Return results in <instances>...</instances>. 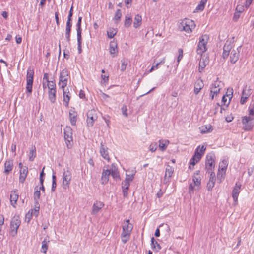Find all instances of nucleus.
I'll return each mask as SVG.
<instances>
[{
    "label": "nucleus",
    "instance_id": "30",
    "mask_svg": "<svg viewBox=\"0 0 254 254\" xmlns=\"http://www.w3.org/2000/svg\"><path fill=\"white\" fill-rule=\"evenodd\" d=\"M200 171L197 170L194 173L193 176V182L194 184V185L196 186H198L201 184V177L199 176Z\"/></svg>",
    "mask_w": 254,
    "mask_h": 254
},
{
    "label": "nucleus",
    "instance_id": "31",
    "mask_svg": "<svg viewBox=\"0 0 254 254\" xmlns=\"http://www.w3.org/2000/svg\"><path fill=\"white\" fill-rule=\"evenodd\" d=\"M173 172H174V168L170 166V165H167V166L166 168L165 174L164 179V183H166L168 182V181L166 180V178H167V176L169 178H171L172 177V175Z\"/></svg>",
    "mask_w": 254,
    "mask_h": 254
},
{
    "label": "nucleus",
    "instance_id": "53",
    "mask_svg": "<svg viewBox=\"0 0 254 254\" xmlns=\"http://www.w3.org/2000/svg\"><path fill=\"white\" fill-rule=\"evenodd\" d=\"M157 148V143H152L149 146V150L152 152H155Z\"/></svg>",
    "mask_w": 254,
    "mask_h": 254
},
{
    "label": "nucleus",
    "instance_id": "25",
    "mask_svg": "<svg viewBox=\"0 0 254 254\" xmlns=\"http://www.w3.org/2000/svg\"><path fill=\"white\" fill-rule=\"evenodd\" d=\"M109 51L110 53L113 55V57H115V54L118 52L117 43L114 41L110 42Z\"/></svg>",
    "mask_w": 254,
    "mask_h": 254
},
{
    "label": "nucleus",
    "instance_id": "45",
    "mask_svg": "<svg viewBox=\"0 0 254 254\" xmlns=\"http://www.w3.org/2000/svg\"><path fill=\"white\" fill-rule=\"evenodd\" d=\"M121 70L124 71L126 70L127 65L128 64V60L126 59H123L121 61Z\"/></svg>",
    "mask_w": 254,
    "mask_h": 254
},
{
    "label": "nucleus",
    "instance_id": "20",
    "mask_svg": "<svg viewBox=\"0 0 254 254\" xmlns=\"http://www.w3.org/2000/svg\"><path fill=\"white\" fill-rule=\"evenodd\" d=\"M203 87L204 83L203 81L201 79L197 80L194 84V93L195 95L198 94Z\"/></svg>",
    "mask_w": 254,
    "mask_h": 254
},
{
    "label": "nucleus",
    "instance_id": "39",
    "mask_svg": "<svg viewBox=\"0 0 254 254\" xmlns=\"http://www.w3.org/2000/svg\"><path fill=\"white\" fill-rule=\"evenodd\" d=\"M151 247L152 249L156 251H159L161 249V246L158 243L155 241L154 238L152 237L151 238Z\"/></svg>",
    "mask_w": 254,
    "mask_h": 254
},
{
    "label": "nucleus",
    "instance_id": "4",
    "mask_svg": "<svg viewBox=\"0 0 254 254\" xmlns=\"http://www.w3.org/2000/svg\"><path fill=\"white\" fill-rule=\"evenodd\" d=\"M34 74L33 69L29 67L27 71L26 75V92L29 94H31L32 92Z\"/></svg>",
    "mask_w": 254,
    "mask_h": 254
},
{
    "label": "nucleus",
    "instance_id": "40",
    "mask_svg": "<svg viewBox=\"0 0 254 254\" xmlns=\"http://www.w3.org/2000/svg\"><path fill=\"white\" fill-rule=\"evenodd\" d=\"M132 22V20L131 16L129 14L127 15L125 17V20L124 22L125 27L127 28L129 27L131 25Z\"/></svg>",
    "mask_w": 254,
    "mask_h": 254
},
{
    "label": "nucleus",
    "instance_id": "9",
    "mask_svg": "<svg viewBox=\"0 0 254 254\" xmlns=\"http://www.w3.org/2000/svg\"><path fill=\"white\" fill-rule=\"evenodd\" d=\"M253 118L251 117L245 116L243 117L242 122L244 125V129L245 130H250L252 129L254 126Z\"/></svg>",
    "mask_w": 254,
    "mask_h": 254
},
{
    "label": "nucleus",
    "instance_id": "28",
    "mask_svg": "<svg viewBox=\"0 0 254 254\" xmlns=\"http://www.w3.org/2000/svg\"><path fill=\"white\" fill-rule=\"evenodd\" d=\"M28 173V168L25 167L23 168H21L20 170V175H19V182L20 183H23L26 178L27 175Z\"/></svg>",
    "mask_w": 254,
    "mask_h": 254
},
{
    "label": "nucleus",
    "instance_id": "34",
    "mask_svg": "<svg viewBox=\"0 0 254 254\" xmlns=\"http://www.w3.org/2000/svg\"><path fill=\"white\" fill-rule=\"evenodd\" d=\"M199 129L200 130L201 133L202 134L211 132L213 130L212 127L210 124L205 126H202L199 128Z\"/></svg>",
    "mask_w": 254,
    "mask_h": 254
},
{
    "label": "nucleus",
    "instance_id": "17",
    "mask_svg": "<svg viewBox=\"0 0 254 254\" xmlns=\"http://www.w3.org/2000/svg\"><path fill=\"white\" fill-rule=\"evenodd\" d=\"M69 114L71 124L72 126H75L77 120V113L75 111L74 108H72L70 109Z\"/></svg>",
    "mask_w": 254,
    "mask_h": 254
},
{
    "label": "nucleus",
    "instance_id": "38",
    "mask_svg": "<svg viewBox=\"0 0 254 254\" xmlns=\"http://www.w3.org/2000/svg\"><path fill=\"white\" fill-rule=\"evenodd\" d=\"M56 90H49L48 91V97L50 102L54 103L56 101Z\"/></svg>",
    "mask_w": 254,
    "mask_h": 254
},
{
    "label": "nucleus",
    "instance_id": "44",
    "mask_svg": "<svg viewBox=\"0 0 254 254\" xmlns=\"http://www.w3.org/2000/svg\"><path fill=\"white\" fill-rule=\"evenodd\" d=\"M117 33V31L115 29L110 28L107 31V35L108 38L111 39L113 38Z\"/></svg>",
    "mask_w": 254,
    "mask_h": 254
},
{
    "label": "nucleus",
    "instance_id": "14",
    "mask_svg": "<svg viewBox=\"0 0 254 254\" xmlns=\"http://www.w3.org/2000/svg\"><path fill=\"white\" fill-rule=\"evenodd\" d=\"M108 147L104 145L103 142H101L100 147V153L103 158L109 161L110 160V157L108 154Z\"/></svg>",
    "mask_w": 254,
    "mask_h": 254
},
{
    "label": "nucleus",
    "instance_id": "58",
    "mask_svg": "<svg viewBox=\"0 0 254 254\" xmlns=\"http://www.w3.org/2000/svg\"><path fill=\"white\" fill-rule=\"evenodd\" d=\"M44 169H45V167H43V168L40 174V184H42L44 183V177L45 176V173L44 172Z\"/></svg>",
    "mask_w": 254,
    "mask_h": 254
},
{
    "label": "nucleus",
    "instance_id": "43",
    "mask_svg": "<svg viewBox=\"0 0 254 254\" xmlns=\"http://www.w3.org/2000/svg\"><path fill=\"white\" fill-rule=\"evenodd\" d=\"M36 148L34 146L30 151L29 155V160L30 161H33L36 157Z\"/></svg>",
    "mask_w": 254,
    "mask_h": 254
},
{
    "label": "nucleus",
    "instance_id": "47",
    "mask_svg": "<svg viewBox=\"0 0 254 254\" xmlns=\"http://www.w3.org/2000/svg\"><path fill=\"white\" fill-rule=\"evenodd\" d=\"M39 209H40V206L39 205H37L35 204V207L34 209V210H31L32 214H33V216H35V217H37L39 215Z\"/></svg>",
    "mask_w": 254,
    "mask_h": 254
},
{
    "label": "nucleus",
    "instance_id": "3",
    "mask_svg": "<svg viewBox=\"0 0 254 254\" xmlns=\"http://www.w3.org/2000/svg\"><path fill=\"white\" fill-rule=\"evenodd\" d=\"M194 22L189 19H185L181 22L179 25L180 31H184L187 33H190L195 28Z\"/></svg>",
    "mask_w": 254,
    "mask_h": 254
},
{
    "label": "nucleus",
    "instance_id": "7",
    "mask_svg": "<svg viewBox=\"0 0 254 254\" xmlns=\"http://www.w3.org/2000/svg\"><path fill=\"white\" fill-rule=\"evenodd\" d=\"M69 76V72L67 69H64L60 72L59 85L62 89L64 88L67 84L68 77Z\"/></svg>",
    "mask_w": 254,
    "mask_h": 254
},
{
    "label": "nucleus",
    "instance_id": "62",
    "mask_svg": "<svg viewBox=\"0 0 254 254\" xmlns=\"http://www.w3.org/2000/svg\"><path fill=\"white\" fill-rule=\"evenodd\" d=\"M241 13L236 11L234 14L233 20L234 21H237L240 17Z\"/></svg>",
    "mask_w": 254,
    "mask_h": 254
},
{
    "label": "nucleus",
    "instance_id": "15",
    "mask_svg": "<svg viewBox=\"0 0 254 254\" xmlns=\"http://www.w3.org/2000/svg\"><path fill=\"white\" fill-rule=\"evenodd\" d=\"M241 185L237 182L235 184V186L232 190V197L235 202L237 201L238 197L240 192Z\"/></svg>",
    "mask_w": 254,
    "mask_h": 254
},
{
    "label": "nucleus",
    "instance_id": "32",
    "mask_svg": "<svg viewBox=\"0 0 254 254\" xmlns=\"http://www.w3.org/2000/svg\"><path fill=\"white\" fill-rule=\"evenodd\" d=\"M71 22H66V29H65V37L68 42L70 41V32L72 27Z\"/></svg>",
    "mask_w": 254,
    "mask_h": 254
},
{
    "label": "nucleus",
    "instance_id": "2",
    "mask_svg": "<svg viewBox=\"0 0 254 254\" xmlns=\"http://www.w3.org/2000/svg\"><path fill=\"white\" fill-rule=\"evenodd\" d=\"M209 38V36L207 34L202 35L199 37L196 49L197 54L202 56L203 53L207 50L206 45Z\"/></svg>",
    "mask_w": 254,
    "mask_h": 254
},
{
    "label": "nucleus",
    "instance_id": "51",
    "mask_svg": "<svg viewBox=\"0 0 254 254\" xmlns=\"http://www.w3.org/2000/svg\"><path fill=\"white\" fill-rule=\"evenodd\" d=\"M121 110L122 112V114L125 116L126 117H127L128 116V114L127 113V106L125 105H124L121 108Z\"/></svg>",
    "mask_w": 254,
    "mask_h": 254
},
{
    "label": "nucleus",
    "instance_id": "41",
    "mask_svg": "<svg viewBox=\"0 0 254 254\" xmlns=\"http://www.w3.org/2000/svg\"><path fill=\"white\" fill-rule=\"evenodd\" d=\"M49 241L47 239H44V240L42 241V245L41 247V252L46 253L48 247V243Z\"/></svg>",
    "mask_w": 254,
    "mask_h": 254
},
{
    "label": "nucleus",
    "instance_id": "52",
    "mask_svg": "<svg viewBox=\"0 0 254 254\" xmlns=\"http://www.w3.org/2000/svg\"><path fill=\"white\" fill-rule=\"evenodd\" d=\"M228 165L227 161L226 160H223L222 161L221 163H220L219 166H221L222 168L221 169H223V170H226Z\"/></svg>",
    "mask_w": 254,
    "mask_h": 254
},
{
    "label": "nucleus",
    "instance_id": "49",
    "mask_svg": "<svg viewBox=\"0 0 254 254\" xmlns=\"http://www.w3.org/2000/svg\"><path fill=\"white\" fill-rule=\"evenodd\" d=\"M121 16H122V13H121V10L119 9H117L116 11L115 16H114L115 20H116L117 21H119L121 19Z\"/></svg>",
    "mask_w": 254,
    "mask_h": 254
},
{
    "label": "nucleus",
    "instance_id": "57",
    "mask_svg": "<svg viewBox=\"0 0 254 254\" xmlns=\"http://www.w3.org/2000/svg\"><path fill=\"white\" fill-rule=\"evenodd\" d=\"M73 15V6H71L69 12V14L68 15L67 22H71L72 21V16Z\"/></svg>",
    "mask_w": 254,
    "mask_h": 254
},
{
    "label": "nucleus",
    "instance_id": "26",
    "mask_svg": "<svg viewBox=\"0 0 254 254\" xmlns=\"http://www.w3.org/2000/svg\"><path fill=\"white\" fill-rule=\"evenodd\" d=\"M13 166V160H9L6 161L4 164V173L6 174H8L9 172L12 170Z\"/></svg>",
    "mask_w": 254,
    "mask_h": 254
},
{
    "label": "nucleus",
    "instance_id": "63",
    "mask_svg": "<svg viewBox=\"0 0 254 254\" xmlns=\"http://www.w3.org/2000/svg\"><path fill=\"white\" fill-rule=\"evenodd\" d=\"M32 216H33V214H32V212H30V211H29V212L26 214V220H27L28 222L30 221Z\"/></svg>",
    "mask_w": 254,
    "mask_h": 254
},
{
    "label": "nucleus",
    "instance_id": "37",
    "mask_svg": "<svg viewBox=\"0 0 254 254\" xmlns=\"http://www.w3.org/2000/svg\"><path fill=\"white\" fill-rule=\"evenodd\" d=\"M142 22V17L139 14H137L134 18V21L133 22V26L134 28H137L139 27Z\"/></svg>",
    "mask_w": 254,
    "mask_h": 254
},
{
    "label": "nucleus",
    "instance_id": "1",
    "mask_svg": "<svg viewBox=\"0 0 254 254\" xmlns=\"http://www.w3.org/2000/svg\"><path fill=\"white\" fill-rule=\"evenodd\" d=\"M206 147L202 145L201 147L199 146L195 150L194 155L190 161V166L189 168L190 170L194 169V166L199 161L204 153Z\"/></svg>",
    "mask_w": 254,
    "mask_h": 254
},
{
    "label": "nucleus",
    "instance_id": "48",
    "mask_svg": "<svg viewBox=\"0 0 254 254\" xmlns=\"http://www.w3.org/2000/svg\"><path fill=\"white\" fill-rule=\"evenodd\" d=\"M47 87L49 90H56V84L53 81H49L47 83Z\"/></svg>",
    "mask_w": 254,
    "mask_h": 254
},
{
    "label": "nucleus",
    "instance_id": "13",
    "mask_svg": "<svg viewBox=\"0 0 254 254\" xmlns=\"http://www.w3.org/2000/svg\"><path fill=\"white\" fill-rule=\"evenodd\" d=\"M64 133L67 146L69 148V145H70V142L72 141V129L70 127H66L64 129Z\"/></svg>",
    "mask_w": 254,
    "mask_h": 254
},
{
    "label": "nucleus",
    "instance_id": "6",
    "mask_svg": "<svg viewBox=\"0 0 254 254\" xmlns=\"http://www.w3.org/2000/svg\"><path fill=\"white\" fill-rule=\"evenodd\" d=\"M215 156L213 153H209L206 156L205 162V169L208 173L212 171L215 167Z\"/></svg>",
    "mask_w": 254,
    "mask_h": 254
},
{
    "label": "nucleus",
    "instance_id": "16",
    "mask_svg": "<svg viewBox=\"0 0 254 254\" xmlns=\"http://www.w3.org/2000/svg\"><path fill=\"white\" fill-rule=\"evenodd\" d=\"M230 61L231 64H234L238 60L239 57V52L238 51V49H232L230 54Z\"/></svg>",
    "mask_w": 254,
    "mask_h": 254
},
{
    "label": "nucleus",
    "instance_id": "59",
    "mask_svg": "<svg viewBox=\"0 0 254 254\" xmlns=\"http://www.w3.org/2000/svg\"><path fill=\"white\" fill-rule=\"evenodd\" d=\"M129 186H130L129 182L125 180L124 182L122 183V188H125V189H128Z\"/></svg>",
    "mask_w": 254,
    "mask_h": 254
},
{
    "label": "nucleus",
    "instance_id": "5",
    "mask_svg": "<svg viewBox=\"0 0 254 254\" xmlns=\"http://www.w3.org/2000/svg\"><path fill=\"white\" fill-rule=\"evenodd\" d=\"M21 221L18 217H13L10 223V235L13 237L16 236L17 230L20 225Z\"/></svg>",
    "mask_w": 254,
    "mask_h": 254
},
{
    "label": "nucleus",
    "instance_id": "18",
    "mask_svg": "<svg viewBox=\"0 0 254 254\" xmlns=\"http://www.w3.org/2000/svg\"><path fill=\"white\" fill-rule=\"evenodd\" d=\"M199 63V68L198 71L199 72H202L204 68L208 64L209 60L207 57L204 58L201 56Z\"/></svg>",
    "mask_w": 254,
    "mask_h": 254
},
{
    "label": "nucleus",
    "instance_id": "10",
    "mask_svg": "<svg viewBox=\"0 0 254 254\" xmlns=\"http://www.w3.org/2000/svg\"><path fill=\"white\" fill-rule=\"evenodd\" d=\"M71 179V174L70 171L67 170L63 174V186L64 189L69 187V185Z\"/></svg>",
    "mask_w": 254,
    "mask_h": 254
},
{
    "label": "nucleus",
    "instance_id": "42",
    "mask_svg": "<svg viewBox=\"0 0 254 254\" xmlns=\"http://www.w3.org/2000/svg\"><path fill=\"white\" fill-rule=\"evenodd\" d=\"M207 1V0H201L199 4L196 7L195 10L197 11H202L205 7Z\"/></svg>",
    "mask_w": 254,
    "mask_h": 254
},
{
    "label": "nucleus",
    "instance_id": "55",
    "mask_svg": "<svg viewBox=\"0 0 254 254\" xmlns=\"http://www.w3.org/2000/svg\"><path fill=\"white\" fill-rule=\"evenodd\" d=\"M130 235H126V236H123V233L121 234V238L122 241L124 244H126L128 240Z\"/></svg>",
    "mask_w": 254,
    "mask_h": 254
},
{
    "label": "nucleus",
    "instance_id": "56",
    "mask_svg": "<svg viewBox=\"0 0 254 254\" xmlns=\"http://www.w3.org/2000/svg\"><path fill=\"white\" fill-rule=\"evenodd\" d=\"M134 174H132L131 175H127L126 174V177L125 179V181H128V182H131L133 178H134Z\"/></svg>",
    "mask_w": 254,
    "mask_h": 254
},
{
    "label": "nucleus",
    "instance_id": "60",
    "mask_svg": "<svg viewBox=\"0 0 254 254\" xmlns=\"http://www.w3.org/2000/svg\"><path fill=\"white\" fill-rule=\"evenodd\" d=\"M244 10V7L242 5H238L236 8V11L242 13Z\"/></svg>",
    "mask_w": 254,
    "mask_h": 254
},
{
    "label": "nucleus",
    "instance_id": "35",
    "mask_svg": "<svg viewBox=\"0 0 254 254\" xmlns=\"http://www.w3.org/2000/svg\"><path fill=\"white\" fill-rule=\"evenodd\" d=\"M41 193L39 187L36 186L35 187V191L34 193V199L35 200V203L38 205V200L40 198Z\"/></svg>",
    "mask_w": 254,
    "mask_h": 254
},
{
    "label": "nucleus",
    "instance_id": "11",
    "mask_svg": "<svg viewBox=\"0 0 254 254\" xmlns=\"http://www.w3.org/2000/svg\"><path fill=\"white\" fill-rule=\"evenodd\" d=\"M130 221L129 219L126 220L124 222L122 228L123 233V236L125 237L126 235H130L131 232L133 229V226L129 223Z\"/></svg>",
    "mask_w": 254,
    "mask_h": 254
},
{
    "label": "nucleus",
    "instance_id": "19",
    "mask_svg": "<svg viewBox=\"0 0 254 254\" xmlns=\"http://www.w3.org/2000/svg\"><path fill=\"white\" fill-rule=\"evenodd\" d=\"M111 175V170L103 169L101 176L102 184H106L109 181V178Z\"/></svg>",
    "mask_w": 254,
    "mask_h": 254
},
{
    "label": "nucleus",
    "instance_id": "29",
    "mask_svg": "<svg viewBox=\"0 0 254 254\" xmlns=\"http://www.w3.org/2000/svg\"><path fill=\"white\" fill-rule=\"evenodd\" d=\"M63 96H64V99H63V102L64 105V106L66 107H68L69 102L70 99V96H69V92H67L66 90L64 89V88L63 89Z\"/></svg>",
    "mask_w": 254,
    "mask_h": 254
},
{
    "label": "nucleus",
    "instance_id": "21",
    "mask_svg": "<svg viewBox=\"0 0 254 254\" xmlns=\"http://www.w3.org/2000/svg\"><path fill=\"white\" fill-rule=\"evenodd\" d=\"M220 82L216 81L211 85V88L210 90V94H215V95H217L221 89L220 88Z\"/></svg>",
    "mask_w": 254,
    "mask_h": 254
},
{
    "label": "nucleus",
    "instance_id": "61",
    "mask_svg": "<svg viewBox=\"0 0 254 254\" xmlns=\"http://www.w3.org/2000/svg\"><path fill=\"white\" fill-rule=\"evenodd\" d=\"M215 182H208L207 184V188L208 190H210L214 187Z\"/></svg>",
    "mask_w": 254,
    "mask_h": 254
},
{
    "label": "nucleus",
    "instance_id": "27",
    "mask_svg": "<svg viewBox=\"0 0 254 254\" xmlns=\"http://www.w3.org/2000/svg\"><path fill=\"white\" fill-rule=\"evenodd\" d=\"M250 94L251 93L249 90H247L246 88L244 89L242 93L240 103L241 104H244L246 102L247 99L249 98Z\"/></svg>",
    "mask_w": 254,
    "mask_h": 254
},
{
    "label": "nucleus",
    "instance_id": "54",
    "mask_svg": "<svg viewBox=\"0 0 254 254\" xmlns=\"http://www.w3.org/2000/svg\"><path fill=\"white\" fill-rule=\"evenodd\" d=\"M82 17L79 16L78 17V21L76 23L77 30H82L81 29V21H82Z\"/></svg>",
    "mask_w": 254,
    "mask_h": 254
},
{
    "label": "nucleus",
    "instance_id": "33",
    "mask_svg": "<svg viewBox=\"0 0 254 254\" xmlns=\"http://www.w3.org/2000/svg\"><path fill=\"white\" fill-rule=\"evenodd\" d=\"M225 170L223 169H219L217 174V179L219 183H221L225 179Z\"/></svg>",
    "mask_w": 254,
    "mask_h": 254
},
{
    "label": "nucleus",
    "instance_id": "23",
    "mask_svg": "<svg viewBox=\"0 0 254 254\" xmlns=\"http://www.w3.org/2000/svg\"><path fill=\"white\" fill-rule=\"evenodd\" d=\"M104 206V203L101 201L95 202L93 205L92 214H97Z\"/></svg>",
    "mask_w": 254,
    "mask_h": 254
},
{
    "label": "nucleus",
    "instance_id": "12",
    "mask_svg": "<svg viewBox=\"0 0 254 254\" xmlns=\"http://www.w3.org/2000/svg\"><path fill=\"white\" fill-rule=\"evenodd\" d=\"M233 45L231 41H227L223 46V51L222 57L224 59L228 58L229 55L230 54L231 51L232 50Z\"/></svg>",
    "mask_w": 254,
    "mask_h": 254
},
{
    "label": "nucleus",
    "instance_id": "22",
    "mask_svg": "<svg viewBox=\"0 0 254 254\" xmlns=\"http://www.w3.org/2000/svg\"><path fill=\"white\" fill-rule=\"evenodd\" d=\"M18 194L16 190H13L11 192L10 194V202L12 206L14 207H16V204H17V201L18 199Z\"/></svg>",
    "mask_w": 254,
    "mask_h": 254
},
{
    "label": "nucleus",
    "instance_id": "8",
    "mask_svg": "<svg viewBox=\"0 0 254 254\" xmlns=\"http://www.w3.org/2000/svg\"><path fill=\"white\" fill-rule=\"evenodd\" d=\"M87 125L88 127H92L95 121L97 119V116L94 110H89L87 113Z\"/></svg>",
    "mask_w": 254,
    "mask_h": 254
},
{
    "label": "nucleus",
    "instance_id": "24",
    "mask_svg": "<svg viewBox=\"0 0 254 254\" xmlns=\"http://www.w3.org/2000/svg\"><path fill=\"white\" fill-rule=\"evenodd\" d=\"M111 175L115 180H119L120 179L119 172L118 168L114 164H112V169L111 170Z\"/></svg>",
    "mask_w": 254,
    "mask_h": 254
},
{
    "label": "nucleus",
    "instance_id": "64",
    "mask_svg": "<svg viewBox=\"0 0 254 254\" xmlns=\"http://www.w3.org/2000/svg\"><path fill=\"white\" fill-rule=\"evenodd\" d=\"M249 115H254V101L253 104L251 105V107H250L249 110Z\"/></svg>",
    "mask_w": 254,
    "mask_h": 254
},
{
    "label": "nucleus",
    "instance_id": "46",
    "mask_svg": "<svg viewBox=\"0 0 254 254\" xmlns=\"http://www.w3.org/2000/svg\"><path fill=\"white\" fill-rule=\"evenodd\" d=\"M56 185V177L55 174V173H53L52 175V185L51 189V190L52 192H54L55 190Z\"/></svg>",
    "mask_w": 254,
    "mask_h": 254
},
{
    "label": "nucleus",
    "instance_id": "36",
    "mask_svg": "<svg viewBox=\"0 0 254 254\" xmlns=\"http://www.w3.org/2000/svg\"><path fill=\"white\" fill-rule=\"evenodd\" d=\"M159 147L160 149L162 151H164L166 149L169 143V141L168 140H160L159 141Z\"/></svg>",
    "mask_w": 254,
    "mask_h": 254
},
{
    "label": "nucleus",
    "instance_id": "50",
    "mask_svg": "<svg viewBox=\"0 0 254 254\" xmlns=\"http://www.w3.org/2000/svg\"><path fill=\"white\" fill-rule=\"evenodd\" d=\"M82 30H77V43H82Z\"/></svg>",
    "mask_w": 254,
    "mask_h": 254
}]
</instances>
